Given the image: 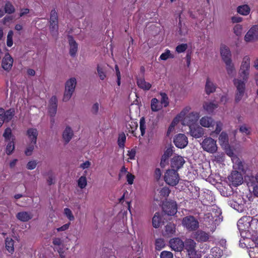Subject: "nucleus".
I'll use <instances>...</instances> for the list:
<instances>
[{
	"label": "nucleus",
	"instance_id": "1",
	"mask_svg": "<svg viewBox=\"0 0 258 258\" xmlns=\"http://www.w3.org/2000/svg\"><path fill=\"white\" fill-rule=\"evenodd\" d=\"M77 84V80L75 78H71L69 79L65 84V90L64 92L63 101H69L74 93Z\"/></svg>",
	"mask_w": 258,
	"mask_h": 258
},
{
	"label": "nucleus",
	"instance_id": "2",
	"mask_svg": "<svg viewBox=\"0 0 258 258\" xmlns=\"http://www.w3.org/2000/svg\"><path fill=\"white\" fill-rule=\"evenodd\" d=\"M247 81L243 80L240 78H236L233 80V84L236 88L235 100L236 102L240 101L244 94L245 89V83Z\"/></svg>",
	"mask_w": 258,
	"mask_h": 258
},
{
	"label": "nucleus",
	"instance_id": "3",
	"mask_svg": "<svg viewBox=\"0 0 258 258\" xmlns=\"http://www.w3.org/2000/svg\"><path fill=\"white\" fill-rule=\"evenodd\" d=\"M179 180L178 173L174 169H169L164 175V180L167 184L175 186L178 184Z\"/></svg>",
	"mask_w": 258,
	"mask_h": 258
},
{
	"label": "nucleus",
	"instance_id": "4",
	"mask_svg": "<svg viewBox=\"0 0 258 258\" xmlns=\"http://www.w3.org/2000/svg\"><path fill=\"white\" fill-rule=\"evenodd\" d=\"M182 225L189 231L197 230L199 227L197 219L192 216L184 217L182 221Z\"/></svg>",
	"mask_w": 258,
	"mask_h": 258
},
{
	"label": "nucleus",
	"instance_id": "5",
	"mask_svg": "<svg viewBox=\"0 0 258 258\" xmlns=\"http://www.w3.org/2000/svg\"><path fill=\"white\" fill-rule=\"evenodd\" d=\"M203 150L210 153H214L217 150L216 141L211 137H207L201 143Z\"/></svg>",
	"mask_w": 258,
	"mask_h": 258
},
{
	"label": "nucleus",
	"instance_id": "6",
	"mask_svg": "<svg viewBox=\"0 0 258 258\" xmlns=\"http://www.w3.org/2000/svg\"><path fill=\"white\" fill-rule=\"evenodd\" d=\"M14 113V109L13 108L5 111L3 108H0V127L4 122H8L12 119Z\"/></svg>",
	"mask_w": 258,
	"mask_h": 258
},
{
	"label": "nucleus",
	"instance_id": "7",
	"mask_svg": "<svg viewBox=\"0 0 258 258\" xmlns=\"http://www.w3.org/2000/svg\"><path fill=\"white\" fill-rule=\"evenodd\" d=\"M228 178L229 182L235 186L242 184L243 181L242 174L236 170L232 171Z\"/></svg>",
	"mask_w": 258,
	"mask_h": 258
},
{
	"label": "nucleus",
	"instance_id": "8",
	"mask_svg": "<svg viewBox=\"0 0 258 258\" xmlns=\"http://www.w3.org/2000/svg\"><path fill=\"white\" fill-rule=\"evenodd\" d=\"M250 216H244L241 218L237 222V227L240 232L249 231L250 228Z\"/></svg>",
	"mask_w": 258,
	"mask_h": 258
},
{
	"label": "nucleus",
	"instance_id": "9",
	"mask_svg": "<svg viewBox=\"0 0 258 258\" xmlns=\"http://www.w3.org/2000/svg\"><path fill=\"white\" fill-rule=\"evenodd\" d=\"M258 39V25L253 26L246 33L244 40L246 42H253Z\"/></svg>",
	"mask_w": 258,
	"mask_h": 258
},
{
	"label": "nucleus",
	"instance_id": "10",
	"mask_svg": "<svg viewBox=\"0 0 258 258\" xmlns=\"http://www.w3.org/2000/svg\"><path fill=\"white\" fill-rule=\"evenodd\" d=\"M163 210L164 212L168 215H174L177 212V205L176 202L174 201L166 202L163 204Z\"/></svg>",
	"mask_w": 258,
	"mask_h": 258
},
{
	"label": "nucleus",
	"instance_id": "11",
	"mask_svg": "<svg viewBox=\"0 0 258 258\" xmlns=\"http://www.w3.org/2000/svg\"><path fill=\"white\" fill-rule=\"evenodd\" d=\"M173 142L177 147L181 149L185 147L188 144L187 138L182 134L177 135L174 139Z\"/></svg>",
	"mask_w": 258,
	"mask_h": 258
},
{
	"label": "nucleus",
	"instance_id": "12",
	"mask_svg": "<svg viewBox=\"0 0 258 258\" xmlns=\"http://www.w3.org/2000/svg\"><path fill=\"white\" fill-rule=\"evenodd\" d=\"M189 133L195 138H200L204 135V130L199 125H189Z\"/></svg>",
	"mask_w": 258,
	"mask_h": 258
},
{
	"label": "nucleus",
	"instance_id": "13",
	"mask_svg": "<svg viewBox=\"0 0 258 258\" xmlns=\"http://www.w3.org/2000/svg\"><path fill=\"white\" fill-rule=\"evenodd\" d=\"M210 237L209 233L206 232L202 230H199L194 233V238L199 242H207Z\"/></svg>",
	"mask_w": 258,
	"mask_h": 258
},
{
	"label": "nucleus",
	"instance_id": "14",
	"mask_svg": "<svg viewBox=\"0 0 258 258\" xmlns=\"http://www.w3.org/2000/svg\"><path fill=\"white\" fill-rule=\"evenodd\" d=\"M199 118V114L198 112H192L187 114L183 121V124H186L189 126V125H195V123L197 122Z\"/></svg>",
	"mask_w": 258,
	"mask_h": 258
},
{
	"label": "nucleus",
	"instance_id": "15",
	"mask_svg": "<svg viewBox=\"0 0 258 258\" xmlns=\"http://www.w3.org/2000/svg\"><path fill=\"white\" fill-rule=\"evenodd\" d=\"M169 243L171 248L175 251H181L184 248V242L179 238L171 239Z\"/></svg>",
	"mask_w": 258,
	"mask_h": 258
},
{
	"label": "nucleus",
	"instance_id": "16",
	"mask_svg": "<svg viewBox=\"0 0 258 258\" xmlns=\"http://www.w3.org/2000/svg\"><path fill=\"white\" fill-rule=\"evenodd\" d=\"M220 54L222 60L224 62H227L231 60V53L229 48L224 44L220 47Z\"/></svg>",
	"mask_w": 258,
	"mask_h": 258
},
{
	"label": "nucleus",
	"instance_id": "17",
	"mask_svg": "<svg viewBox=\"0 0 258 258\" xmlns=\"http://www.w3.org/2000/svg\"><path fill=\"white\" fill-rule=\"evenodd\" d=\"M185 163L183 158L180 156H174L171 160V166L172 169L178 170Z\"/></svg>",
	"mask_w": 258,
	"mask_h": 258
},
{
	"label": "nucleus",
	"instance_id": "18",
	"mask_svg": "<svg viewBox=\"0 0 258 258\" xmlns=\"http://www.w3.org/2000/svg\"><path fill=\"white\" fill-rule=\"evenodd\" d=\"M57 108V100L55 96L51 97L48 106V113L51 117H54L56 113Z\"/></svg>",
	"mask_w": 258,
	"mask_h": 258
},
{
	"label": "nucleus",
	"instance_id": "19",
	"mask_svg": "<svg viewBox=\"0 0 258 258\" xmlns=\"http://www.w3.org/2000/svg\"><path fill=\"white\" fill-rule=\"evenodd\" d=\"M228 203L230 207L237 211L241 212L243 210L242 200L240 197L235 199L230 200Z\"/></svg>",
	"mask_w": 258,
	"mask_h": 258
},
{
	"label": "nucleus",
	"instance_id": "20",
	"mask_svg": "<svg viewBox=\"0 0 258 258\" xmlns=\"http://www.w3.org/2000/svg\"><path fill=\"white\" fill-rule=\"evenodd\" d=\"M196 242L191 239H187L184 242V248L187 251L188 254H195Z\"/></svg>",
	"mask_w": 258,
	"mask_h": 258
},
{
	"label": "nucleus",
	"instance_id": "21",
	"mask_svg": "<svg viewBox=\"0 0 258 258\" xmlns=\"http://www.w3.org/2000/svg\"><path fill=\"white\" fill-rule=\"evenodd\" d=\"M16 216L19 221L26 222L32 219L33 215L30 212L21 211L18 212Z\"/></svg>",
	"mask_w": 258,
	"mask_h": 258
},
{
	"label": "nucleus",
	"instance_id": "22",
	"mask_svg": "<svg viewBox=\"0 0 258 258\" xmlns=\"http://www.w3.org/2000/svg\"><path fill=\"white\" fill-rule=\"evenodd\" d=\"M13 63V58L9 53H7L2 60V67L5 70L9 71L11 69Z\"/></svg>",
	"mask_w": 258,
	"mask_h": 258
},
{
	"label": "nucleus",
	"instance_id": "23",
	"mask_svg": "<svg viewBox=\"0 0 258 258\" xmlns=\"http://www.w3.org/2000/svg\"><path fill=\"white\" fill-rule=\"evenodd\" d=\"M74 133L72 128L69 126L66 127L62 133V138L66 144L69 143Z\"/></svg>",
	"mask_w": 258,
	"mask_h": 258
},
{
	"label": "nucleus",
	"instance_id": "24",
	"mask_svg": "<svg viewBox=\"0 0 258 258\" xmlns=\"http://www.w3.org/2000/svg\"><path fill=\"white\" fill-rule=\"evenodd\" d=\"M219 142L220 145L227 148L229 147V138L226 133L222 132L219 137Z\"/></svg>",
	"mask_w": 258,
	"mask_h": 258
},
{
	"label": "nucleus",
	"instance_id": "25",
	"mask_svg": "<svg viewBox=\"0 0 258 258\" xmlns=\"http://www.w3.org/2000/svg\"><path fill=\"white\" fill-rule=\"evenodd\" d=\"M232 161L233 163V167L235 170H239V171H244V164L242 162L237 156L233 157Z\"/></svg>",
	"mask_w": 258,
	"mask_h": 258
},
{
	"label": "nucleus",
	"instance_id": "26",
	"mask_svg": "<svg viewBox=\"0 0 258 258\" xmlns=\"http://www.w3.org/2000/svg\"><path fill=\"white\" fill-rule=\"evenodd\" d=\"M68 38L70 46V53L71 56H75L78 50L77 43L72 36H69Z\"/></svg>",
	"mask_w": 258,
	"mask_h": 258
},
{
	"label": "nucleus",
	"instance_id": "27",
	"mask_svg": "<svg viewBox=\"0 0 258 258\" xmlns=\"http://www.w3.org/2000/svg\"><path fill=\"white\" fill-rule=\"evenodd\" d=\"M38 135V131L36 128H30L27 131V135L31 142H33V143H36Z\"/></svg>",
	"mask_w": 258,
	"mask_h": 258
},
{
	"label": "nucleus",
	"instance_id": "28",
	"mask_svg": "<svg viewBox=\"0 0 258 258\" xmlns=\"http://www.w3.org/2000/svg\"><path fill=\"white\" fill-rule=\"evenodd\" d=\"M200 124L205 127L213 126L214 123V120L210 117H203L200 120Z\"/></svg>",
	"mask_w": 258,
	"mask_h": 258
},
{
	"label": "nucleus",
	"instance_id": "29",
	"mask_svg": "<svg viewBox=\"0 0 258 258\" xmlns=\"http://www.w3.org/2000/svg\"><path fill=\"white\" fill-rule=\"evenodd\" d=\"M3 8L4 10L5 11V13L9 15L12 14L16 11L15 7L10 1H6Z\"/></svg>",
	"mask_w": 258,
	"mask_h": 258
},
{
	"label": "nucleus",
	"instance_id": "30",
	"mask_svg": "<svg viewBox=\"0 0 258 258\" xmlns=\"http://www.w3.org/2000/svg\"><path fill=\"white\" fill-rule=\"evenodd\" d=\"M137 83L139 88L144 90H148L151 87V85L143 78L138 79Z\"/></svg>",
	"mask_w": 258,
	"mask_h": 258
},
{
	"label": "nucleus",
	"instance_id": "31",
	"mask_svg": "<svg viewBox=\"0 0 258 258\" xmlns=\"http://www.w3.org/2000/svg\"><path fill=\"white\" fill-rule=\"evenodd\" d=\"M216 88L215 85L209 78H207L205 85V90L207 94H210L213 93L216 90Z\"/></svg>",
	"mask_w": 258,
	"mask_h": 258
},
{
	"label": "nucleus",
	"instance_id": "32",
	"mask_svg": "<svg viewBox=\"0 0 258 258\" xmlns=\"http://www.w3.org/2000/svg\"><path fill=\"white\" fill-rule=\"evenodd\" d=\"M250 11V9L247 5L239 6L237 8V12L243 16L248 15Z\"/></svg>",
	"mask_w": 258,
	"mask_h": 258
},
{
	"label": "nucleus",
	"instance_id": "33",
	"mask_svg": "<svg viewBox=\"0 0 258 258\" xmlns=\"http://www.w3.org/2000/svg\"><path fill=\"white\" fill-rule=\"evenodd\" d=\"M226 64V69L227 74L231 76H233L235 73V69L233 63L232 62V60L227 62H225Z\"/></svg>",
	"mask_w": 258,
	"mask_h": 258
},
{
	"label": "nucleus",
	"instance_id": "34",
	"mask_svg": "<svg viewBox=\"0 0 258 258\" xmlns=\"http://www.w3.org/2000/svg\"><path fill=\"white\" fill-rule=\"evenodd\" d=\"M6 248L10 253H13L14 251V241L10 237H7L6 239Z\"/></svg>",
	"mask_w": 258,
	"mask_h": 258
},
{
	"label": "nucleus",
	"instance_id": "35",
	"mask_svg": "<svg viewBox=\"0 0 258 258\" xmlns=\"http://www.w3.org/2000/svg\"><path fill=\"white\" fill-rule=\"evenodd\" d=\"M203 107L209 113L212 112L214 109L217 108L218 105L213 102H205Z\"/></svg>",
	"mask_w": 258,
	"mask_h": 258
},
{
	"label": "nucleus",
	"instance_id": "36",
	"mask_svg": "<svg viewBox=\"0 0 258 258\" xmlns=\"http://www.w3.org/2000/svg\"><path fill=\"white\" fill-rule=\"evenodd\" d=\"M97 74L101 80H104L106 77L105 69L102 66L98 64L97 66Z\"/></svg>",
	"mask_w": 258,
	"mask_h": 258
},
{
	"label": "nucleus",
	"instance_id": "37",
	"mask_svg": "<svg viewBox=\"0 0 258 258\" xmlns=\"http://www.w3.org/2000/svg\"><path fill=\"white\" fill-rule=\"evenodd\" d=\"M161 219L159 213L156 212L152 219V223L154 227L157 228L160 227Z\"/></svg>",
	"mask_w": 258,
	"mask_h": 258
},
{
	"label": "nucleus",
	"instance_id": "38",
	"mask_svg": "<svg viewBox=\"0 0 258 258\" xmlns=\"http://www.w3.org/2000/svg\"><path fill=\"white\" fill-rule=\"evenodd\" d=\"M126 127L128 132L132 133L134 136H136V134H135V131L138 127V123L137 122L131 121L126 125Z\"/></svg>",
	"mask_w": 258,
	"mask_h": 258
},
{
	"label": "nucleus",
	"instance_id": "39",
	"mask_svg": "<svg viewBox=\"0 0 258 258\" xmlns=\"http://www.w3.org/2000/svg\"><path fill=\"white\" fill-rule=\"evenodd\" d=\"M47 176V182L49 185H51L55 183V177L51 170H49L46 173Z\"/></svg>",
	"mask_w": 258,
	"mask_h": 258
},
{
	"label": "nucleus",
	"instance_id": "40",
	"mask_svg": "<svg viewBox=\"0 0 258 258\" xmlns=\"http://www.w3.org/2000/svg\"><path fill=\"white\" fill-rule=\"evenodd\" d=\"M241 69L248 70L250 69V59L249 58L245 56L243 58V60L240 67Z\"/></svg>",
	"mask_w": 258,
	"mask_h": 258
},
{
	"label": "nucleus",
	"instance_id": "41",
	"mask_svg": "<svg viewBox=\"0 0 258 258\" xmlns=\"http://www.w3.org/2000/svg\"><path fill=\"white\" fill-rule=\"evenodd\" d=\"M189 109V107H188L184 108L175 118L179 121L182 120L183 121L184 117L187 115L186 114L188 112Z\"/></svg>",
	"mask_w": 258,
	"mask_h": 258
},
{
	"label": "nucleus",
	"instance_id": "42",
	"mask_svg": "<svg viewBox=\"0 0 258 258\" xmlns=\"http://www.w3.org/2000/svg\"><path fill=\"white\" fill-rule=\"evenodd\" d=\"M189 109V107H188L184 108L175 118L179 121L182 120L183 121L184 117L187 115L186 114L188 112Z\"/></svg>",
	"mask_w": 258,
	"mask_h": 258
},
{
	"label": "nucleus",
	"instance_id": "43",
	"mask_svg": "<svg viewBox=\"0 0 258 258\" xmlns=\"http://www.w3.org/2000/svg\"><path fill=\"white\" fill-rule=\"evenodd\" d=\"M250 230L255 233L258 232V219L251 218Z\"/></svg>",
	"mask_w": 258,
	"mask_h": 258
},
{
	"label": "nucleus",
	"instance_id": "44",
	"mask_svg": "<svg viewBox=\"0 0 258 258\" xmlns=\"http://www.w3.org/2000/svg\"><path fill=\"white\" fill-rule=\"evenodd\" d=\"M249 70H245V69H241L240 68L239 72V75L240 77V79H242L245 81H247L248 76H249Z\"/></svg>",
	"mask_w": 258,
	"mask_h": 258
},
{
	"label": "nucleus",
	"instance_id": "45",
	"mask_svg": "<svg viewBox=\"0 0 258 258\" xmlns=\"http://www.w3.org/2000/svg\"><path fill=\"white\" fill-rule=\"evenodd\" d=\"M49 29L53 36H56L58 33V23H50Z\"/></svg>",
	"mask_w": 258,
	"mask_h": 258
},
{
	"label": "nucleus",
	"instance_id": "46",
	"mask_svg": "<svg viewBox=\"0 0 258 258\" xmlns=\"http://www.w3.org/2000/svg\"><path fill=\"white\" fill-rule=\"evenodd\" d=\"M36 143H33V142H31L28 145L25 151V154L26 156H30L32 155L34 147L36 146Z\"/></svg>",
	"mask_w": 258,
	"mask_h": 258
},
{
	"label": "nucleus",
	"instance_id": "47",
	"mask_svg": "<svg viewBox=\"0 0 258 258\" xmlns=\"http://www.w3.org/2000/svg\"><path fill=\"white\" fill-rule=\"evenodd\" d=\"M9 143L7 145L6 147V153L8 155H10L12 153L13 151L15 149V145L13 141V138L12 139V141H8Z\"/></svg>",
	"mask_w": 258,
	"mask_h": 258
},
{
	"label": "nucleus",
	"instance_id": "48",
	"mask_svg": "<svg viewBox=\"0 0 258 258\" xmlns=\"http://www.w3.org/2000/svg\"><path fill=\"white\" fill-rule=\"evenodd\" d=\"M87 182L86 176H82L79 178L78 180V185L80 188L83 189L85 188V187L87 185Z\"/></svg>",
	"mask_w": 258,
	"mask_h": 258
},
{
	"label": "nucleus",
	"instance_id": "49",
	"mask_svg": "<svg viewBox=\"0 0 258 258\" xmlns=\"http://www.w3.org/2000/svg\"><path fill=\"white\" fill-rule=\"evenodd\" d=\"M165 231L167 234H172L175 231V226L174 224L169 223L165 226Z\"/></svg>",
	"mask_w": 258,
	"mask_h": 258
},
{
	"label": "nucleus",
	"instance_id": "50",
	"mask_svg": "<svg viewBox=\"0 0 258 258\" xmlns=\"http://www.w3.org/2000/svg\"><path fill=\"white\" fill-rule=\"evenodd\" d=\"M158 100L156 98H153L151 100V107L153 111H158L160 110L158 104Z\"/></svg>",
	"mask_w": 258,
	"mask_h": 258
},
{
	"label": "nucleus",
	"instance_id": "51",
	"mask_svg": "<svg viewBox=\"0 0 258 258\" xmlns=\"http://www.w3.org/2000/svg\"><path fill=\"white\" fill-rule=\"evenodd\" d=\"M160 95L161 96V103L163 104L164 107H167L169 103L167 94L165 93L161 92Z\"/></svg>",
	"mask_w": 258,
	"mask_h": 258
},
{
	"label": "nucleus",
	"instance_id": "52",
	"mask_svg": "<svg viewBox=\"0 0 258 258\" xmlns=\"http://www.w3.org/2000/svg\"><path fill=\"white\" fill-rule=\"evenodd\" d=\"M224 155L223 153H218L214 156L213 161L217 163H222L224 161Z\"/></svg>",
	"mask_w": 258,
	"mask_h": 258
},
{
	"label": "nucleus",
	"instance_id": "53",
	"mask_svg": "<svg viewBox=\"0 0 258 258\" xmlns=\"http://www.w3.org/2000/svg\"><path fill=\"white\" fill-rule=\"evenodd\" d=\"M223 126V123L221 121H217L216 122V129L214 131H213L211 133V136H214V134L216 135H218L220 132L222 131Z\"/></svg>",
	"mask_w": 258,
	"mask_h": 258
},
{
	"label": "nucleus",
	"instance_id": "54",
	"mask_svg": "<svg viewBox=\"0 0 258 258\" xmlns=\"http://www.w3.org/2000/svg\"><path fill=\"white\" fill-rule=\"evenodd\" d=\"M58 23V16L55 9L51 10L50 12L49 23Z\"/></svg>",
	"mask_w": 258,
	"mask_h": 258
},
{
	"label": "nucleus",
	"instance_id": "55",
	"mask_svg": "<svg viewBox=\"0 0 258 258\" xmlns=\"http://www.w3.org/2000/svg\"><path fill=\"white\" fill-rule=\"evenodd\" d=\"M3 137L5 138L6 142L12 141V130L10 127H8L5 130L3 134Z\"/></svg>",
	"mask_w": 258,
	"mask_h": 258
},
{
	"label": "nucleus",
	"instance_id": "56",
	"mask_svg": "<svg viewBox=\"0 0 258 258\" xmlns=\"http://www.w3.org/2000/svg\"><path fill=\"white\" fill-rule=\"evenodd\" d=\"M64 214L70 221H74L75 217L72 211L69 208L64 209Z\"/></svg>",
	"mask_w": 258,
	"mask_h": 258
},
{
	"label": "nucleus",
	"instance_id": "57",
	"mask_svg": "<svg viewBox=\"0 0 258 258\" xmlns=\"http://www.w3.org/2000/svg\"><path fill=\"white\" fill-rule=\"evenodd\" d=\"M156 249L158 250H161L165 246V242L163 239L159 238L156 239L155 242Z\"/></svg>",
	"mask_w": 258,
	"mask_h": 258
},
{
	"label": "nucleus",
	"instance_id": "58",
	"mask_svg": "<svg viewBox=\"0 0 258 258\" xmlns=\"http://www.w3.org/2000/svg\"><path fill=\"white\" fill-rule=\"evenodd\" d=\"M239 131L241 133H244L246 135H249L251 133L250 128L246 124H243L239 127Z\"/></svg>",
	"mask_w": 258,
	"mask_h": 258
},
{
	"label": "nucleus",
	"instance_id": "59",
	"mask_svg": "<svg viewBox=\"0 0 258 258\" xmlns=\"http://www.w3.org/2000/svg\"><path fill=\"white\" fill-rule=\"evenodd\" d=\"M140 128L141 130V135L143 136L145 133L146 125L145 120L144 117H142L140 121Z\"/></svg>",
	"mask_w": 258,
	"mask_h": 258
},
{
	"label": "nucleus",
	"instance_id": "60",
	"mask_svg": "<svg viewBox=\"0 0 258 258\" xmlns=\"http://www.w3.org/2000/svg\"><path fill=\"white\" fill-rule=\"evenodd\" d=\"M169 57L173 58L174 56L170 53V51L169 50H166V51L163 53L160 56V59L164 60L167 59Z\"/></svg>",
	"mask_w": 258,
	"mask_h": 258
},
{
	"label": "nucleus",
	"instance_id": "61",
	"mask_svg": "<svg viewBox=\"0 0 258 258\" xmlns=\"http://www.w3.org/2000/svg\"><path fill=\"white\" fill-rule=\"evenodd\" d=\"M13 32L12 31H10L8 32L7 40V44L9 47H11L13 45Z\"/></svg>",
	"mask_w": 258,
	"mask_h": 258
},
{
	"label": "nucleus",
	"instance_id": "62",
	"mask_svg": "<svg viewBox=\"0 0 258 258\" xmlns=\"http://www.w3.org/2000/svg\"><path fill=\"white\" fill-rule=\"evenodd\" d=\"M242 26L239 24H236L233 28V32L237 35L239 36L242 33Z\"/></svg>",
	"mask_w": 258,
	"mask_h": 258
},
{
	"label": "nucleus",
	"instance_id": "63",
	"mask_svg": "<svg viewBox=\"0 0 258 258\" xmlns=\"http://www.w3.org/2000/svg\"><path fill=\"white\" fill-rule=\"evenodd\" d=\"M213 256L215 257H219L221 256L222 251L219 248L217 247H213L212 249Z\"/></svg>",
	"mask_w": 258,
	"mask_h": 258
},
{
	"label": "nucleus",
	"instance_id": "64",
	"mask_svg": "<svg viewBox=\"0 0 258 258\" xmlns=\"http://www.w3.org/2000/svg\"><path fill=\"white\" fill-rule=\"evenodd\" d=\"M255 179V182L253 184V192L255 196L258 197V173L256 174Z\"/></svg>",
	"mask_w": 258,
	"mask_h": 258
}]
</instances>
